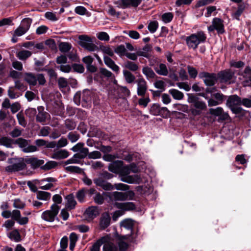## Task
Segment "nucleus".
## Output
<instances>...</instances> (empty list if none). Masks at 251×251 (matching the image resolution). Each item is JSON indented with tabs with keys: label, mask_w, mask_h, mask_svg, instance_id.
Listing matches in <instances>:
<instances>
[{
	"label": "nucleus",
	"mask_w": 251,
	"mask_h": 251,
	"mask_svg": "<svg viewBox=\"0 0 251 251\" xmlns=\"http://www.w3.org/2000/svg\"><path fill=\"white\" fill-rule=\"evenodd\" d=\"M10 107L12 113H15L20 109L21 105L19 102H16L12 103Z\"/></svg>",
	"instance_id": "338daca9"
},
{
	"label": "nucleus",
	"mask_w": 251,
	"mask_h": 251,
	"mask_svg": "<svg viewBox=\"0 0 251 251\" xmlns=\"http://www.w3.org/2000/svg\"><path fill=\"white\" fill-rule=\"evenodd\" d=\"M136 83L137 85V95L140 96H144L148 89L147 82L144 78L141 77L136 80Z\"/></svg>",
	"instance_id": "ddd939ff"
},
{
	"label": "nucleus",
	"mask_w": 251,
	"mask_h": 251,
	"mask_svg": "<svg viewBox=\"0 0 251 251\" xmlns=\"http://www.w3.org/2000/svg\"><path fill=\"white\" fill-rule=\"evenodd\" d=\"M32 54V52L29 50H23L19 51L17 53V56L20 60H25Z\"/></svg>",
	"instance_id": "f704fd0d"
},
{
	"label": "nucleus",
	"mask_w": 251,
	"mask_h": 251,
	"mask_svg": "<svg viewBox=\"0 0 251 251\" xmlns=\"http://www.w3.org/2000/svg\"><path fill=\"white\" fill-rule=\"evenodd\" d=\"M101 156V154L100 152L99 151H96L89 153L88 157L89 159H95L100 158Z\"/></svg>",
	"instance_id": "052dcab7"
},
{
	"label": "nucleus",
	"mask_w": 251,
	"mask_h": 251,
	"mask_svg": "<svg viewBox=\"0 0 251 251\" xmlns=\"http://www.w3.org/2000/svg\"><path fill=\"white\" fill-rule=\"evenodd\" d=\"M15 143L18 145L19 147L23 149V151L25 152H31L37 151V148L35 146H28V141L22 138L17 139Z\"/></svg>",
	"instance_id": "1a4fd4ad"
},
{
	"label": "nucleus",
	"mask_w": 251,
	"mask_h": 251,
	"mask_svg": "<svg viewBox=\"0 0 251 251\" xmlns=\"http://www.w3.org/2000/svg\"><path fill=\"white\" fill-rule=\"evenodd\" d=\"M207 29L209 32L215 30L218 34H223L225 32L224 21L220 18H215L212 20L211 25Z\"/></svg>",
	"instance_id": "6e6552de"
},
{
	"label": "nucleus",
	"mask_w": 251,
	"mask_h": 251,
	"mask_svg": "<svg viewBox=\"0 0 251 251\" xmlns=\"http://www.w3.org/2000/svg\"><path fill=\"white\" fill-rule=\"evenodd\" d=\"M123 66L126 70H128L132 72H136L139 69V66L138 64L129 60L125 61Z\"/></svg>",
	"instance_id": "bb28decb"
},
{
	"label": "nucleus",
	"mask_w": 251,
	"mask_h": 251,
	"mask_svg": "<svg viewBox=\"0 0 251 251\" xmlns=\"http://www.w3.org/2000/svg\"><path fill=\"white\" fill-rule=\"evenodd\" d=\"M226 104L233 113L238 114L242 112L243 109L239 106L242 104V100L238 96H229L227 100Z\"/></svg>",
	"instance_id": "20e7f679"
},
{
	"label": "nucleus",
	"mask_w": 251,
	"mask_h": 251,
	"mask_svg": "<svg viewBox=\"0 0 251 251\" xmlns=\"http://www.w3.org/2000/svg\"><path fill=\"white\" fill-rule=\"evenodd\" d=\"M103 196H104L103 194L101 195L99 193H97L94 198L95 202L99 204H102L104 201Z\"/></svg>",
	"instance_id": "13d9d810"
},
{
	"label": "nucleus",
	"mask_w": 251,
	"mask_h": 251,
	"mask_svg": "<svg viewBox=\"0 0 251 251\" xmlns=\"http://www.w3.org/2000/svg\"><path fill=\"white\" fill-rule=\"evenodd\" d=\"M14 207L17 209H23L25 206V203L19 199H16L14 200Z\"/></svg>",
	"instance_id": "09e8293b"
},
{
	"label": "nucleus",
	"mask_w": 251,
	"mask_h": 251,
	"mask_svg": "<svg viewBox=\"0 0 251 251\" xmlns=\"http://www.w3.org/2000/svg\"><path fill=\"white\" fill-rule=\"evenodd\" d=\"M116 208L121 209L123 212L124 211L132 210L135 208V206L133 202H116L115 204Z\"/></svg>",
	"instance_id": "6ab92c4d"
},
{
	"label": "nucleus",
	"mask_w": 251,
	"mask_h": 251,
	"mask_svg": "<svg viewBox=\"0 0 251 251\" xmlns=\"http://www.w3.org/2000/svg\"><path fill=\"white\" fill-rule=\"evenodd\" d=\"M100 50L104 54H106L110 56H113L114 55V52L108 46H100Z\"/></svg>",
	"instance_id": "c03bdc74"
},
{
	"label": "nucleus",
	"mask_w": 251,
	"mask_h": 251,
	"mask_svg": "<svg viewBox=\"0 0 251 251\" xmlns=\"http://www.w3.org/2000/svg\"><path fill=\"white\" fill-rule=\"evenodd\" d=\"M32 20L31 19L29 18H25L22 21L20 25L27 31L30 26Z\"/></svg>",
	"instance_id": "79ce46f5"
},
{
	"label": "nucleus",
	"mask_w": 251,
	"mask_h": 251,
	"mask_svg": "<svg viewBox=\"0 0 251 251\" xmlns=\"http://www.w3.org/2000/svg\"><path fill=\"white\" fill-rule=\"evenodd\" d=\"M27 32L24 28L19 25L14 31L15 36H21Z\"/></svg>",
	"instance_id": "680f3d73"
},
{
	"label": "nucleus",
	"mask_w": 251,
	"mask_h": 251,
	"mask_svg": "<svg viewBox=\"0 0 251 251\" xmlns=\"http://www.w3.org/2000/svg\"><path fill=\"white\" fill-rule=\"evenodd\" d=\"M138 171V169L134 164H130L127 166H123V165L119 173L121 177V180L129 184L140 183L141 181V179L139 175H129L131 172L135 173Z\"/></svg>",
	"instance_id": "f257e3e1"
},
{
	"label": "nucleus",
	"mask_w": 251,
	"mask_h": 251,
	"mask_svg": "<svg viewBox=\"0 0 251 251\" xmlns=\"http://www.w3.org/2000/svg\"><path fill=\"white\" fill-rule=\"evenodd\" d=\"M176 85L180 89H182L186 91H190L191 88L187 82H178L176 83Z\"/></svg>",
	"instance_id": "69168bd1"
},
{
	"label": "nucleus",
	"mask_w": 251,
	"mask_h": 251,
	"mask_svg": "<svg viewBox=\"0 0 251 251\" xmlns=\"http://www.w3.org/2000/svg\"><path fill=\"white\" fill-rule=\"evenodd\" d=\"M108 239V237H103L98 240L91 247L90 249L91 251H100V247L102 244L107 242Z\"/></svg>",
	"instance_id": "cd10ccee"
},
{
	"label": "nucleus",
	"mask_w": 251,
	"mask_h": 251,
	"mask_svg": "<svg viewBox=\"0 0 251 251\" xmlns=\"http://www.w3.org/2000/svg\"><path fill=\"white\" fill-rule=\"evenodd\" d=\"M108 240L109 239L104 243L103 251H117L116 247L113 243L108 242Z\"/></svg>",
	"instance_id": "a19ab883"
},
{
	"label": "nucleus",
	"mask_w": 251,
	"mask_h": 251,
	"mask_svg": "<svg viewBox=\"0 0 251 251\" xmlns=\"http://www.w3.org/2000/svg\"><path fill=\"white\" fill-rule=\"evenodd\" d=\"M206 39V36L204 32L200 31L186 37L185 40L189 49L196 50L200 44L205 41Z\"/></svg>",
	"instance_id": "f03ea898"
},
{
	"label": "nucleus",
	"mask_w": 251,
	"mask_h": 251,
	"mask_svg": "<svg viewBox=\"0 0 251 251\" xmlns=\"http://www.w3.org/2000/svg\"><path fill=\"white\" fill-rule=\"evenodd\" d=\"M100 213L98 208L96 206H91L88 208L85 213V216L86 217L93 219L96 218Z\"/></svg>",
	"instance_id": "aec40b11"
},
{
	"label": "nucleus",
	"mask_w": 251,
	"mask_h": 251,
	"mask_svg": "<svg viewBox=\"0 0 251 251\" xmlns=\"http://www.w3.org/2000/svg\"><path fill=\"white\" fill-rule=\"evenodd\" d=\"M105 196L109 197L110 200L115 201H125L127 199V195L125 193L113 192L112 193H103Z\"/></svg>",
	"instance_id": "4468645a"
},
{
	"label": "nucleus",
	"mask_w": 251,
	"mask_h": 251,
	"mask_svg": "<svg viewBox=\"0 0 251 251\" xmlns=\"http://www.w3.org/2000/svg\"><path fill=\"white\" fill-rule=\"evenodd\" d=\"M123 165V162L122 161H114L109 165L108 170L113 173L119 174Z\"/></svg>",
	"instance_id": "5701e85b"
},
{
	"label": "nucleus",
	"mask_w": 251,
	"mask_h": 251,
	"mask_svg": "<svg viewBox=\"0 0 251 251\" xmlns=\"http://www.w3.org/2000/svg\"><path fill=\"white\" fill-rule=\"evenodd\" d=\"M97 37L100 40L108 41L109 40V36L105 32H100L97 34Z\"/></svg>",
	"instance_id": "603ef678"
},
{
	"label": "nucleus",
	"mask_w": 251,
	"mask_h": 251,
	"mask_svg": "<svg viewBox=\"0 0 251 251\" xmlns=\"http://www.w3.org/2000/svg\"><path fill=\"white\" fill-rule=\"evenodd\" d=\"M13 143V141L7 137H2L0 138V145L5 146L7 148H10Z\"/></svg>",
	"instance_id": "e433bc0d"
},
{
	"label": "nucleus",
	"mask_w": 251,
	"mask_h": 251,
	"mask_svg": "<svg viewBox=\"0 0 251 251\" xmlns=\"http://www.w3.org/2000/svg\"><path fill=\"white\" fill-rule=\"evenodd\" d=\"M172 106L174 109L183 112H187L189 109V107L187 104L177 103L173 104Z\"/></svg>",
	"instance_id": "37998d69"
},
{
	"label": "nucleus",
	"mask_w": 251,
	"mask_h": 251,
	"mask_svg": "<svg viewBox=\"0 0 251 251\" xmlns=\"http://www.w3.org/2000/svg\"><path fill=\"white\" fill-rule=\"evenodd\" d=\"M173 18V15L170 12L164 13L162 15V20L165 23H170L172 20Z\"/></svg>",
	"instance_id": "6e6d98bb"
},
{
	"label": "nucleus",
	"mask_w": 251,
	"mask_h": 251,
	"mask_svg": "<svg viewBox=\"0 0 251 251\" xmlns=\"http://www.w3.org/2000/svg\"><path fill=\"white\" fill-rule=\"evenodd\" d=\"M142 2V0H119L117 1V7L123 9L128 7H137Z\"/></svg>",
	"instance_id": "9b49d317"
},
{
	"label": "nucleus",
	"mask_w": 251,
	"mask_h": 251,
	"mask_svg": "<svg viewBox=\"0 0 251 251\" xmlns=\"http://www.w3.org/2000/svg\"><path fill=\"white\" fill-rule=\"evenodd\" d=\"M89 150L87 148H83L78 153L75 154V157H77L78 159H83L88 156Z\"/></svg>",
	"instance_id": "ea45409f"
},
{
	"label": "nucleus",
	"mask_w": 251,
	"mask_h": 251,
	"mask_svg": "<svg viewBox=\"0 0 251 251\" xmlns=\"http://www.w3.org/2000/svg\"><path fill=\"white\" fill-rule=\"evenodd\" d=\"M26 162L30 163L33 168H37L44 163L43 160H38L36 158H30L26 160Z\"/></svg>",
	"instance_id": "473e14b6"
},
{
	"label": "nucleus",
	"mask_w": 251,
	"mask_h": 251,
	"mask_svg": "<svg viewBox=\"0 0 251 251\" xmlns=\"http://www.w3.org/2000/svg\"><path fill=\"white\" fill-rule=\"evenodd\" d=\"M115 52L118 54L120 57L126 56V50L124 45H120L115 49Z\"/></svg>",
	"instance_id": "a18cd8bd"
},
{
	"label": "nucleus",
	"mask_w": 251,
	"mask_h": 251,
	"mask_svg": "<svg viewBox=\"0 0 251 251\" xmlns=\"http://www.w3.org/2000/svg\"><path fill=\"white\" fill-rule=\"evenodd\" d=\"M69 152L66 150H59L54 151L51 155V157L54 159L60 160L67 158Z\"/></svg>",
	"instance_id": "412c9836"
},
{
	"label": "nucleus",
	"mask_w": 251,
	"mask_h": 251,
	"mask_svg": "<svg viewBox=\"0 0 251 251\" xmlns=\"http://www.w3.org/2000/svg\"><path fill=\"white\" fill-rule=\"evenodd\" d=\"M65 171L71 173L81 174L83 172L82 169L77 166H69L65 168Z\"/></svg>",
	"instance_id": "4c0bfd02"
},
{
	"label": "nucleus",
	"mask_w": 251,
	"mask_h": 251,
	"mask_svg": "<svg viewBox=\"0 0 251 251\" xmlns=\"http://www.w3.org/2000/svg\"><path fill=\"white\" fill-rule=\"evenodd\" d=\"M117 190L126 191L129 189V186L123 183L115 184L114 186Z\"/></svg>",
	"instance_id": "0e129e2a"
},
{
	"label": "nucleus",
	"mask_w": 251,
	"mask_h": 251,
	"mask_svg": "<svg viewBox=\"0 0 251 251\" xmlns=\"http://www.w3.org/2000/svg\"><path fill=\"white\" fill-rule=\"evenodd\" d=\"M150 113L153 115H158L160 113V107L157 104H153L150 109Z\"/></svg>",
	"instance_id": "4d7b16f0"
},
{
	"label": "nucleus",
	"mask_w": 251,
	"mask_h": 251,
	"mask_svg": "<svg viewBox=\"0 0 251 251\" xmlns=\"http://www.w3.org/2000/svg\"><path fill=\"white\" fill-rule=\"evenodd\" d=\"M200 75L203 79L204 82L207 86H212L216 81V78L214 74L203 72L200 74Z\"/></svg>",
	"instance_id": "2eb2a0df"
},
{
	"label": "nucleus",
	"mask_w": 251,
	"mask_h": 251,
	"mask_svg": "<svg viewBox=\"0 0 251 251\" xmlns=\"http://www.w3.org/2000/svg\"><path fill=\"white\" fill-rule=\"evenodd\" d=\"M123 73L125 80L127 83L130 84L134 82L135 76L129 71L124 70Z\"/></svg>",
	"instance_id": "c85d7f7f"
},
{
	"label": "nucleus",
	"mask_w": 251,
	"mask_h": 251,
	"mask_svg": "<svg viewBox=\"0 0 251 251\" xmlns=\"http://www.w3.org/2000/svg\"><path fill=\"white\" fill-rule=\"evenodd\" d=\"M65 200H66V208L71 210L75 208L76 202L75 200V197L73 194H70L67 196L65 198Z\"/></svg>",
	"instance_id": "a878e982"
},
{
	"label": "nucleus",
	"mask_w": 251,
	"mask_h": 251,
	"mask_svg": "<svg viewBox=\"0 0 251 251\" xmlns=\"http://www.w3.org/2000/svg\"><path fill=\"white\" fill-rule=\"evenodd\" d=\"M26 164L23 159H19L12 164L6 167V171L9 172H18L24 170Z\"/></svg>",
	"instance_id": "f8f14e48"
},
{
	"label": "nucleus",
	"mask_w": 251,
	"mask_h": 251,
	"mask_svg": "<svg viewBox=\"0 0 251 251\" xmlns=\"http://www.w3.org/2000/svg\"><path fill=\"white\" fill-rule=\"evenodd\" d=\"M25 79L29 85L33 86L37 84V81L40 85H44L46 82L43 75L37 74L35 75L30 73L25 74Z\"/></svg>",
	"instance_id": "0eeeda50"
},
{
	"label": "nucleus",
	"mask_w": 251,
	"mask_h": 251,
	"mask_svg": "<svg viewBox=\"0 0 251 251\" xmlns=\"http://www.w3.org/2000/svg\"><path fill=\"white\" fill-rule=\"evenodd\" d=\"M103 61L105 64L112 70L113 71L116 72L117 74H118L120 70L119 67L117 65L114 61L112 60L110 57L104 56H103Z\"/></svg>",
	"instance_id": "4be33fe9"
},
{
	"label": "nucleus",
	"mask_w": 251,
	"mask_h": 251,
	"mask_svg": "<svg viewBox=\"0 0 251 251\" xmlns=\"http://www.w3.org/2000/svg\"><path fill=\"white\" fill-rule=\"evenodd\" d=\"M245 6L244 5L240 4L238 6L237 10L232 13V17L233 18L237 20H239V17L244 11Z\"/></svg>",
	"instance_id": "72a5a7b5"
},
{
	"label": "nucleus",
	"mask_w": 251,
	"mask_h": 251,
	"mask_svg": "<svg viewBox=\"0 0 251 251\" xmlns=\"http://www.w3.org/2000/svg\"><path fill=\"white\" fill-rule=\"evenodd\" d=\"M111 218L107 213H103L100 217V226L102 229L106 228L110 225Z\"/></svg>",
	"instance_id": "393cba45"
},
{
	"label": "nucleus",
	"mask_w": 251,
	"mask_h": 251,
	"mask_svg": "<svg viewBox=\"0 0 251 251\" xmlns=\"http://www.w3.org/2000/svg\"><path fill=\"white\" fill-rule=\"evenodd\" d=\"M158 27V23L156 21L151 22L148 25V29L151 33L155 32Z\"/></svg>",
	"instance_id": "de8ad7c7"
},
{
	"label": "nucleus",
	"mask_w": 251,
	"mask_h": 251,
	"mask_svg": "<svg viewBox=\"0 0 251 251\" xmlns=\"http://www.w3.org/2000/svg\"><path fill=\"white\" fill-rule=\"evenodd\" d=\"M8 237L11 240L16 242H19L21 240V236L17 229H15L9 233Z\"/></svg>",
	"instance_id": "58836bf2"
},
{
	"label": "nucleus",
	"mask_w": 251,
	"mask_h": 251,
	"mask_svg": "<svg viewBox=\"0 0 251 251\" xmlns=\"http://www.w3.org/2000/svg\"><path fill=\"white\" fill-rule=\"evenodd\" d=\"M78 39L79 44L88 51H94L98 49V47L92 43L91 37L86 35H81L79 36Z\"/></svg>",
	"instance_id": "39448f33"
},
{
	"label": "nucleus",
	"mask_w": 251,
	"mask_h": 251,
	"mask_svg": "<svg viewBox=\"0 0 251 251\" xmlns=\"http://www.w3.org/2000/svg\"><path fill=\"white\" fill-rule=\"evenodd\" d=\"M210 114L215 116H219L222 120L227 119L229 117L228 114L224 111L223 109L221 107H218L215 108H210L209 109Z\"/></svg>",
	"instance_id": "dca6fc26"
},
{
	"label": "nucleus",
	"mask_w": 251,
	"mask_h": 251,
	"mask_svg": "<svg viewBox=\"0 0 251 251\" xmlns=\"http://www.w3.org/2000/svg\"><path fill=\"white\" fill-rule=\"evenodd\" d=\"M57 165V163L54 161H50L46 163L43 167V169L45 170H49L55 167Z\"/></svg>",
	"instance_id": "864d4df0"
},
{
	"label": "nucleus",
	"mask_w": 251,
	"mask_h": 251,
	"mask_svg": "<svg viewBox=\"0 0 251 251\" xmlns=\"http://www.w3.org/2000/svg\"><path fill=\"white\" fill-rule=\"evenodd\" d=\"M94 182L96 185L101 187L105 190H112L114 187L110 183L104 181L101 177H98L94 179Z\"/></svg>",
	"instance_id": "f3484780"
},
{
	"label": "nucleus",
	"mask_w": 251,
	"mask_h": 251,
	"mask_svg": "<svg viewBox=\"0 0 251 251\" xmlns=\"http://www.w3.org/2000/svg\"><path fill=\"white\" fill-rule=\"evenodd\" d=\"M79 135L75 132H70L68 135V138L72 143L77 141L79 139Z\"/></svg>",
	"instance_id": "e2e57ef3"
},
{
	"label": "nucleus",
	"mask_w": 251,
	"mask_h": 251,
	"mask_svg": "<svg viewBox=\"0 0 251 251\" xmlns=\"http://www.w3.org/2000/svg\"><path fill=\"white\" fill-rule=\"evenodd\" d=\"M234 73L230 70H226L220 72L218 74L219 78L222 82H227L231 80L234 76Z\"/></svg>",
	"instance_id": "a211bd4d"
},
{
	"label": "nucleus",
	"mask_w": 251,
	"mask_h": 251,
	"mask_svg": "<svg viewBox=\"0 0 251 251\" xmlns=\"http://www.w3.org/2000/svg\"><path fill=\"white\" fill-rule=\"evenodd\" d=\"M142 73L149 80L154 79L157 77L152 69L147 66L143 67Z\"/></svg>",
	"instance_id": "b1692460"
},
{
	"label": "nucleus",
	"mask_w": 251,
	"mask_h": 251,
	"mask_svg": "<svg viewBox=\"0 0 251 251\" xmlns=\"http://www.w3.org/2000/svg\"><path fill=\"white\" fill-rule=\"evenodd\" d=\"M187 102L192 104L195 109H192V113L194 115H200L202 110L206 109V104L205 102L200 100V98L193 94H187Z\"/></svg>",
	"instance_id": "7ed1b4c3"
},
{
	"label": "nucleus",
	"mask_w": 251,
	"mask_h": 251,
	"mask_svg": "<svg viewBox=\"0 0 251 251\" xmlns=\"http://www.w3.org/2000/svg\"><path fill=\"white\" fill-rule=\"evenodd\" d=\"M60 207L56 204H53L50 210L44 211L41 215V218L49 222H52L54 221L55 217L58 213Z\"/></svg>",
	"instance_id": "423d86ee"
},
{
	"label": "nucleus",
	"mask_w": 251,
	"mask_h": 251,
	"mask_svg": "<svg viewBox=\"0 0 251 251\" xmlns=\"http://www.w3.org/2000/svg\"><path fill=\"white\" fill-rule=\"evenodd\" d=\"M134 221L131 219H127L121 222V226L128 229H132L134 226Z\"/></svg>",
	"instance_id": "c9c22d12"
},
{
	"label": "nucleus",
	"mask_w": 251,
	"mask_h": 251,
	"mask_svg": "<svg viewBox=\"0 0 251 251\" xmlns=\"http://www.w3.org/2000/svg\"><path fill=\"white\" fill-rule=\"evenodd\" d=\"M100 73L103 76L106 77L107 78L114 77V76L113 75V74L110 71H109V70H107L105 68H100Z\"/></svg>",
	"instance_id": "3c124183"
},
{
	"label": "nucleus",
	"mask_w": 251,
	"mask_h": 251,
	"mask_svg": "<svg viewBox=\"0 0 251 251\" xmlns=\"http://www.w3.org/2000/svg\"><path fill=\"white\" fill-rule=\"evenodd\" d=\"M65 126L69 130H73L75 128L76 124L72 120L67 119L65 121Z\"/></svg>",
	"instance_id": "bf43d9fd"
},
{
	"label": "nucleus",
	"mask_w": 251,
	"mask_h": 251,
	"mask_svg": "<svg viewBox=\"0 0 251 251\" xmlns=\"http://www.w3.org/2000/svg\"><path fill=\"white\" fill-rule=\"evenodd\" d=\"M50 194L49 192L39 191L37 192L36 197L39 200L48 201L50 198Z\"/></svg>",
	"instance_id": "2f4dec72"
},
{
	"label": "nucleus",
	"mask_w": 251,
	"mask_h": 251,
	"mask_svg": "<svg viewBox=\"0 0 251 251\" xmlns=\"http://www.w3.org/2000/svg\"><path fill=\"white\" fill-rule=\"evenodd\" d=\"M38 113L36 116V120L39 122H45L47 113L44 111V108L42 106L38 107Z\"/></svg>",
	"instance_id": "7c9ffc66"
},
{
	"label": "nucleus",
	"mask_w": 251,
	"mask_h": 251,
	"mask_svg": "<svg viewBox=\"0 0 251 251\" xmlns=\"http://www.w3.org/2000/svg\"><path fill=\"white\" fill-rule=\"evenodd\" d=\"M17 118L19 124L24 126L25 127L26 125V122L25 120L24 116L23 114L21 112H19L17 114Z\"/></svg>",
	"instance_id": "5fc2aeb1"
},
{
	"label": "nucleus",
	"mask_w": 251,
	"mask_h": 251,
	"mask_svg": "<svg viewBox=\"0 0 251 251\" xmlns=\"http://www.w3.org/2000/svg\"><path fill=\"white\" fill-rule=\"evenodd\" d=\"M169 93L175 100H181L183 99L184 96L182 92L176 89H170Z\"/></svg>",
	"instance_id": "c756f323"
},
{
	"label": "nucleus",
	"mask_w": 251,
	"mask_h": 251,
	"mask_svg": "<svg viewBox=\"0 0 251 251\" xmlns=\"http://www.w3.org/2000/svg\"><path fill=\"white\" fill-rule=\"evenodd\" d=\"M156 62V60L150 62V65L153 67L155 72L160 75H168L169 72L167 66L165 64L158 62L155 65L154 63Z\"/></svg>",
	"instance_id": "9d476101"
},
{
	"label": "nucleus",
	"mask_w": 251,
	"mask_h": 251,
	"mask_svg": "<svg viewBox=\"0 0 251 251\" xmlns=\"http://www.w3.org/2000/svg\"><path fill=\"white\" fill-rule=\"evenodd\" d=\"M244 77L248 79L251 81V69L249 66H247L244 71Z\"/></svg>",
	"instance_id": "774afa93"
},
{
	"label": "nucleus",
	"mask_w": 251,
	"mask_h": 251,
	"mask_svg": "<svg viewBox=\"0 0 251 251\" xmlns=\"http://www.w3.org/2000/svg\"><path fill=\"white\" fill-rule=\"evenodd\" d=\"M59 48L61 52H67L70 50L71 45L68 43L63 42L60 44Z\"/></svg>",
	"instance_id": "49530a36"
},
{
	"label": "nucleus",
	"mask_w": 251,
	"mask_h": 251,
	"mask_svg": "<svg viewBox=\"0 0 251 251\" xmlns=\"http://www.w3.org/2000/svg\"><path fill=\"white\" fill-rule=\"evenodd\" d=\"M58 83L60 89H63L68 87L67 80L64 77H59L58 79Z\"/></svg>",
	"instance_id": "8fccbe9b"
}]
</instances>
